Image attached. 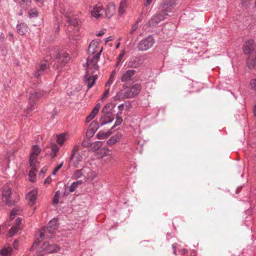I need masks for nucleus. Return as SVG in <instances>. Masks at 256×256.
<instances>
[{"instance_id": "37", "label": "nucleus", "mask_w": 256, "mask_h": 256, "mask_svg": "<svg viewBox=\"0 0 256 256\" xmlns=\"http://www.w3.org/2000/svg\"><path fill=\"white\" fill-rule=\"evenodd\" d=\"M30 18H36L38 16V14L36 10H31L28 13Z\"/></svg>"}, {"instance_id": "15", "label": "nucleus", "mask_w": 256, "mask_h": 256, "mask_svg": "<svg viewBox=\"0 0 256 256\" xmlns=\"http://www.w3.org/2000/svg\"><path fill=\"white\" fill-rule=\"evenodd\" d=\"M140 58L137 56L132 57L128 63V67L137 68L140 65Z\"/></svg>"}, {"instance_id": "2", "label": "nucleus", "mask_w": 256, "mask_h": 256, "mask_svg": "<svg viewBox=\"0 0 256 256\" xmlns=\"http://www.w3.org/2000/svg\"><path fill=\"white\" fill-rule=\"evenodd\" d=\"M44 94L42 92L40 91L34 90L32 92H30L29 96V102L26 109L25 110L26 115L28 114L34 110L36 102L39 99L42 98Z\"/></svg>"}, {"instance_id": "28", "label": "nucleus", "mask_w": 256, "mask_h": 256, "mask_svg": "<svg viewBox=\"0 0 256 256\" xmlns=\"http://www.w3.org/2000/svg\"><path fill=\"white\" fill-rule=\"evenodd\" d=\"M102 146V142L96 141L94 143L92 144V146L90 147L91 150L92 152H96Z\"/></svg>"}, {"instance_id": "55", "label": "nucleus", "mask_w": 256, "mask_h": 256, "mask_svg": "<svg viewBox=\"0 0 256 256\" xmlns=\"http://www.w3.org/2000/svg\"><path fill=\"white\" fill-rule=\"evenodd\" d=\"M102 50V48H101L99 52H98L97 54H96L94 56V58H96L97 60H99L101 52Z\"/></svg>"}, {"instance_id": "6", "label": "nucleus", "mask_w": 256, "mask_h": 256, "mask_svg": "<svg viewBox=\"0 0 256 256\" xmlns=\"http://www.w3.org/2000/svg\"><path fill=\"white\" fill-rule=\"evenodd\" d=\"M167 12V10H163L160 13L156 14V15L152 16L149 22L150 25L151 26H154L162 20H164L166 18V16L168 15Z\"/></svg>"}, {"instance_id": "63", "label": "nucleus", "mask_w": 256, "mask_h": 256, "mask_svg": "<svg viewBox=\"0 0 256 256\" xmlns=\"http://www.w3.org/2000/svg\"><path fill=\"white\" fill-rule=\"evenodd\" d=\"M169 2V0H166L164 2L163 4H162V5H163V8H168V6H167L168 4V3Z\"/></svg>"}, {"instance_id": "62", "label": "nucleus", "mask_w": 256, "mask_h": 256, "mask_svg": "<svg viewBox=\"0 0 256 256\" xmlns=\"http://www.w3.org/2000/svg\"><path fill=\"white\" fill-rule=\"evenodd\" d=\"M47 170H48L47 168L44 166L41 169V170L40 171V173L44 174L46 172Z\"/></svg>"}, {"instance_id": "40", "label": "nucleus", "mask_w": 256, "mask_h": 256, "mask_svg": "<svg viewBox=\"0 0 256 256\" xmlns=\"http://www.w3.org/2000/svg\"><path fill=\"white\" fill-rule=\"evenodd\" d=\"M115 74V72L113 71L110 76L108 80L106 83L105 86L106 87L109 86L113 81V78Z\"/></svg>"}, {"instance_id": "4", "label": "nucleus", "mask_w": 256, "mask_h": 256, "mask_svg": "<svg viewBox=\"0 0 256 256\" xmlns=\"http://www.w3.org/2000/svg\"><path fill=\"white\" fill-rule=\"evenodd\" d=\"M2 200L8 206H14L17 202L12 199V191L10 188L4 189L2 192Z\"/></svg>"}, {"instance_id": "7", "label": "nucleus", "mask_w": 256, "mask_h": 256, "mask_svg": "<svg viewBox=\"0 0 256 256\" xmlns=\"http://www.w3.org/2000/svg\"><path fill=\"white\" fill-rule=\"evenodd\" d=\"M50 70L49 64L47 60L42 62L36 71L34 72V76L38 78L44 73H46Z\"/></svg>"}, {"instance_id": "22", "label": "nucleus", "mask_w": 256, "mask_h": 256, "mask_svg": "<svg viewBox=\"0 0 256 256\" xmlns=\"http://www.w3.org/2000/svg\"><path fill=\"white\" fill-rule=\"evenodd\" d=\"M37 170L36 166L31 167V169L30 170L28 174V176L30 178V181L32 182H34L35 181Z\"/></svg>"}, {"instance_id": "57", "label": "nucleus", "mask_w": 256, "mask_h": 256, "mask_svg": "<svg viewBox=\"0 0 256 256\" xmlns=\"http://www.w3.org/2000/svg\"><path fill=\"white\" fill-rule=\"evenodd\" d=\"M53 112L54 114L52 116V118L54 119L55 118V116L57 115L59 111L58 109L54 108Z\"/></svg>"}, {"instance_id": "29", "label": "nucleus", "mask_w": 256, "mask_h": 256, "mask_svg": "<svg viewBox=\"0 0 256 256\" xmlns=\"http://www.w3.org/2000/svg\"><path fill=\"white\" fill-rule=\"evenodd\" d=\"M40 152L41 149L38 145H34L32 147L30 154L38 156L40 154Z\"/></svg>"}, {"instance_id": "9", "label": "nucleus", "mask_w": 256, "mask_h": 256, "mask_svg": "<svg viewBox=\"0 0 256 256\" xmlns=\"http://www.w3.org/2000/svg\"><path fill=\"white\" fill-rule=\"evenodd\" d=\"M103 115L101 116L100 122L102 126H104L107 124L112 122L114 118V116L113 113H102Z\"/></svg>"}, {"instance_id": "45", "label": "nucleus", "mask_w": 256, "mask_h": 256, "mask_svg": "<svg viewBox=\"0 0 256 256\" xmlns=\"http://www.w3.org/2000/svg\"><path fill=\"white\" fill-rule=\"evenodd\" d=\"M64 164V162H62L60 164H58L52 171V174L55 175L57 172L62 168Z\"/></svg>"}, {"instance_id": "34", "label": "nucleus", "mask_w": 256, "mask_h": 256, "mask_svg": "<svg viewBox=\"0 0 256 256\" xmlns=\"http://www.w3.org/2000/svg\"><path fill=\"white\" fill-rule=\"evenodd\" d=\"M82 146L84 148H88L90 146L91 147L92 144H91L90 138H87L84 140L82 143Z\"/></svg>"}, {"instance_id": "64", "label": "nucleus", "mask_w": 256, "mask_h": 256, "mask_svg": "<svg viewBox=\"0 0 256 256\" xmlns=\"http://www.w3.org/2000/svg\"><path fill=\"white\" fill-rule=\"evenodd\" d=\"M112 40H113L112 36H108L106 40V43H107L108 42L110 41H112Z\"/></svg>"}, {"instance_id": "13", "label": "nucleus", "mask_w": 256, "mask_h": 256, "mask_svg": "<svg viewBox=\"0 0 256 256\" xmlns=\"http://www.w3.org/2000/svg\"><path fill=\"white\" fill-rule=\"evenodd\" d=\"M37 191L32 190L30 191L26 196V199L28 200V203L30 206L33 205L36 202L37 196Z\"/></svg>"}, {"instance_id": "14", "label": "nucleus", "mask_w": 256, "mask_h": 256, "mask_svg": "<svg viewBox=\"0 0 256 256\" xmlns=\"http://www.w3.org/2000/svg\"><path fill=\"white\" fill-rule=\"evenodd\" d=\"M136 73V71L134 70H130L126 71L121 77V81L126 82L130 80L133 76Z\"/></svg>"}, {"instance_id": "12", "label": "nucleus", "mask_w": 256, "mask_h": 256, "mask_svg": "<svg viewBox=\"0 0 256 256\" xmlns=\"http://www.w3.org/2000/svg\"><path fill=\"white\" fill-rule=\"evenodd\" d=\"M116 8V6L114 3L110 2L106 6V8L103 10V11L105 12L106 16L108 18H110L114 14Z\"/></svg>"}, {"instance_id": "1", "label": "nucleus", "mask_w": 256, "mask_h": 256, "mask_svg": "<svg viewBox=\"0 0 256 256\" xmlns=\"http://www.w3.org/2000/svg\"><path fill=\"white\" fill-rule=\"evenodd\" d=\"M69 60L70 56L68 53L58 52L56 54V60L52 66V68L54 70H59L60 68H63Z\"/></svg>"}, {"instance_id": "47", "label": "nucleus", "mask_w": 256, "mask_h": 256, "mask_svg": "<svg viewBox=\"0 0 256 256\" xmlns=\"http://www.w3.org/2000/svg\"><path fill=\"white\" fill-rule=\"evenodd\" d=\"M100 107V103L97 104L93 110L92 111L94 112L95 114H97Z\"/></svg>"}, {"instance_id": "60", "label": "nucleus", "mask_w": 256, "mask_h": 256, "mask_svg": "<svg viewBox=\"0 0 256 256\" xmlns=\"http://www.w3.org/2000/svg\"><path fill=\"white\" fill-rule=\"evenodd\" d=\"M98 60H97L96 58H94V56H93L92 58L90 60V62L92 64H97Z\"/></svg>"}, {"instance_id": "3", "label": "nucleus", "mask_w": 256, "mask_h": 256, "mask_svg": "<svg viewBox=\"0 0 256 256\" xmlns=\"http://www.w3.org/2000/svg\"><path fill=\"white\" fill-rule=\"evenodd\" d=\"M154 42L152 36L149 35L138 42L137 48L140 51H146L152 46Z\"/></svg>"}, {"instance_id": "30", "label": "nucleus", "mask_w": 256, "mask_h": 256, "mask_svg": "<svg viewBox=\"0 0 256 256\" xmlns=\"http://www.w3.org/2000/svg\"><path fill=\"white\" fill-rule=\"evenodd\" d=\"M20 230V227H18L14 225L12 226L9 231V234L10 236H12L14 234H16Z\"/></svg>"}, {"instance_id": "23", "label": "nucleus", "mask_w": 256, "mask_h": 256, "mask_svg": "<svg viewBox=\"0 0 256 256\" xmlns=\"http://www.w3.org/2000/svg\"><path fill=\"white\" fill-rule=\"evenodd\" d=\"M112 134V132L110 130H108L106 132L100 131L97 134L96 136L99 140H102L108 138Z\"/></svg>"}, {"instance_id": "31", "label": "nucleus", "mask_w": 256, "mask_h": 256, "mask_svg": "<svg viewBox=\"0 0 256 256\" xmlns=\"http://www.w3.org/2000/svg\"><path fill=\"white\" fill-rule=\"evenodd\" d=\"M58 218H53L52 220H50L48 224V226L49 227L52 228L53 229H58V224H57Z\"/></svg>"}, {"instance_id": "25", "label": "nucleus", "mask_w": 256, "mask_h": 256, "mask_svg": "<svg viewBox=\"0 0 256 256\" xmlns=\"http://www.w3.org/2000/svg\"><path fill=\"white\" fill-rule=\"evenodd\" d=\"M126 7L127 4L126 0H122L118 8V14L120 15L121 16L122 14H124Z\"/></svg>"}, {"instance_id": "16", "label": "nucleus", "mask_w": 256, "mask_h": 256, "mask_svg": "<svg viewBox=\"0 0 256 256\" xmlns=\"http://www.w3.org/2000/svg\"><path fill=\"white\" fill-rule=\"evenodd\" d=\"M77 188L78 186L76 185V183L74 182L70 186L68 190V187L65 185L64 186V192L62 193V196H68L70 192H74Z\"/></svg>"}, {"instance_id": "21", "label": "nucleus", "mask_w": 256, "mask_h": 256, "mask_svg": "<svg viewBox=\"0 0 256 256\" xmlns=\"http://www.w3.org/2000/svg\"><path fill=\"white\" fill-rule=\"evenodd\" d=\"M60 250V248L56 244H50L49 243L48 248L46 250V252L52 254L57 252Z\"/></svg>"}, {"instance_id": "27", "label": "nucleus", "mask_w": 256, "mask_h": 256, "mask_svg": "<svg viewBox=\"0 0 256 256\" xmlns=\"http://www.w3.org/2000/svg\"><path fill=\"white\" fill-rule=\"evenodd\" d=\"M65 16L67 18L66 21L69 25L74 26H77L78 24V20L76 18H71L69 16L66 14Z\"/></svg>"}, {"instance_id": "50", "label": "nucleus", "mask_w": 256, "mask_h": 256, "mask_svg": "<svg viewBox=\"0 0 256 256\" xmlns=\"http://www.w3.org/2000/svg\"><path fill=\"white\" fill-rule=\"evenodd\" d=\"M98 66L97 64H92V65L91 66V68L93 69V70L92 72V74L94 75V71H97L98 70Z\"/></svg>"}, {"instance_id": "53", "label": "nucleus", "mask_w": 256, "mask_h": 256, "mask_svg": "<svg viewBox=\"0 0 256 256\" xmlns=\"http://www.w3.org/2000/svg\"><path fill=\"white\" fill-rule=\"evenodd\" d=\"M0 253L2 256H6L8 254V250H6V248H4L0 250Z\"/></svg>"}, {"instance_id": "56", "label": "nucleus", "mask_w": 256, "mask_h": 256, "mask_svg": "<svg viewBox=\"0 0 256 256\" xmlns=\"http://www.w3.org/2000/svg\"><path fill=\"white\" fill-rule=\"evenodd\" d=\"M52 179L50 176H48L45 180L44 183V184H50V182H52Z\"/></svg>"}, {"instance_id": "59", "label": "nucleus", "mask_w": 256, "mask_h": 256, "mask_svg": "<svg viewBox=\"0 0 256 256\" xmlns=\"http://www.w3.org/2000/svg\"><path fill=\"white\" fill-rule=\"evenodd\" d=\"M98 60H97L96 58H94V56H93L92 58L90 60V62L92 64H97Z\"/></svg>"}, {"instance_id": "36", "label": "nucleus", "mask_w": 256, "mask_h": 256, "mask_svg": "<svg viewBox=\"0 0 256 256\" xmlns=\"http://www.w3.org/2000/svg\"><path fill=\"white\" fill-rule=\"evenodd\" d=\"M60 192L59 190L56 192L55 193L54 198H53V200H52V202L54 204H58V202H59L58 198L60 196Z\"/></svg>"}, {"instance_id": "54", "label": "nucleus", "mask_w": 256, "mask_h": 256, "mask_svg": "<svg viewBox=\"0 0 256 256\" xmlns=\"http://www.w3.org/2000/svg\"><path fill=\"white\" fill-rule=\"evenodd\" d=\"M110 92V90L109 89H106L104 94H103L102 97V100H103L104 98H106V97H107L108 95V94Z\"/></svg>"}, {"instance_id": "5", "label": "nucleus", "mask_w": 256, "mask_h": 256, "mask_svg": "<svg viewBox=\"0 0 256 256\" xmlns=\"http://www.w3.org/2000/svg\"><path fill=\"white\" fill-rule=\"evenodd\" d=\"M142 88V86L140 84H136L132 86L129 90L124 93V96L126 98H133L140 93Z\"/></svg>"}, {"instance_id": "10", "label": "nucleus", "mask_w": 256, "mask_h": 256, "mask_svg": "<svg viewBox=\"0 0 256 256\" xmlns=\"http://www.w3.org/2000/svg\"><path fill=\"white\" fill-rule=\"evenodd\" d=\"M254 49V40H248L242 46L243 52L246 54H250Z\"/></svg>"}, {"instance_id": "46", "label": "nucleus", "mask_w": 256, "mask_h": 256, "mask_svg": "<svg viewBox=\"0 0 256 256\" xmlns=\"http://www.w3.org/2000/svg\"><path fill=\"white\" fill-rule=\"evenodd\" d=\"M123 120L121 116H118L116 118V121L115 122V126H118L122 124Z\"/></svg>"}, {"instance_id": "20", "label": "nucleus", "mask_w": 256, "mask_h": 256, "mask_svg": "<svg viewBox=\"0 0 256 256\" xmlns=\"http://www.w3.org/2000/svg\"><path fill=\"white\" fill-rule=\"evenodd\" d=\"M98 43L97 42L92 40L88 48V52L92 54H94L96 52V48H98Z\"/></svg>"}, {"instance_id": "35", "label": "nucleus", "mask_w": 256, "mask_h": 256, "mask_svg": "<svg viewBox=\"0 0 256 256\" xmlns=\"http://www.w3.org/2000/svg\"><path fill=\"white\" fill-rule=\"evenodd\" d=\"M124 98H125V96H124V94L122 92V91H120L116 94L114 98V100L116 101L121 99H123Z\"/></svg>"}, {"instance_id": "39", "label": "nucleus", "mask_w": 256, "mask_h": 256, "mask_svg": "<svg viewBox=\"0 0 256 256\" xmlns=\"http://www.w3.org/2000/svg\"><path fill=\"white\" fill-rule=\"evenodd\" d=\"M96 115V114H95L94 112H91L90 114L86 116V122L88 123L90 121H91L93 118H95Z\"/></svg>"}, {"instance_id": "26", "label": "nucleus", "mask_w": 256, "mask_h": 256, "mask_svg": "<svg viewBox=\"0 0 256 256\" xmlns=\"http://www.w3.org/2000/svg\"><path fill=\"white\" fill-rule=\"evenodd\" d=\"M37 156L34 155L30 154L29 158L30 166V167L36 166V164H38L39 162H38Z\"/></svg>"}, {"instance_id": "48", "label": "nucleus", "mask_w": 256, "mask_h": 256, "mask_svg": "<svg viewBox=\"0 0 256 256\" xmlns=\"http://www.w3.org/2000/svg\"><path fill=\"white\" fill-rule=\"evenodd\" d=\"M250 84L252 89L256 90V78L250 80Z\"/></svg>"}, {"instance_id": "49", "label": "nucleus", "mask_w": 256, "mask_h": 256, "mask_svg": "<svg viewBox=\"0 0 256 256\" xmlns=\"http://www.w3.org/2000/svg\"><path fill=\"white\" fill-rule=\"evenodd\" d=\"M22 218H18L14 222V226H17L18 227H20V225L22 223Z\"/></svg>"}, {"instance_id": "17", "label": "nucleus", "mask_w": 256, "mask_h": 256, "mask_svg": "<svg viewBox=\"0 0 256 256\" xmlns=\"http://www.w3.org/2000/svg\"><path fill=\"white\" fill-rule=\"evenodd\" d=\"M28 27L24 23H20L17 25V32L20 35H24L28 32Z\"/></svg>"}, {"instance_id": "42", "label": "nucleus", "mask_w": 256, "mask_h": 256, "mask_svg": "<svg viewBox=\"0 0 256 256\" xmlns=\"http://www.w3.org/2000/svg\"><path fill=\"white\" fill-rule=\"evenodd\" d=\"M28 4L30 3L26 0H22L20 2V6L22 9L26 10Z\"/></svg>"}, {"instance_id": "41", "label": "nucleus", "mask_w": 256, "mask_h": 256, "mask_svg": "<svg viewBox=\"0 0 256 256\" xmlns=\"http://www.w3.org/2000/svg\"><path fill=\"white\" fill-rule=\"evenodd\" d=\"M49 244V242H44L41 246L40 248V251H46V250L48 248V246Z\"/></svg>"}, {"instance_id": "33", "label": "nucleus", "mask_w": 256, "mask_h": 256, "mask_svg": "<svg viewBox=\"0 0 256 256\" xmlns=\"http://www.w3.org/2000/svg\"><path fill=\"white\" fill-rule=\"evenodd\" d=\"M79 150V146L78 145H76L72 148V154L70 157V160L71 161L73 160L76 154L78 152Z\"/></svg>"}, {"instance_id": "43", "label": "nucleus", "mask_w": 256, "mask_h": 256, "mask_svg": "<svg viewBox=\"0 0 256 256\" xmlns=\"http://www.w3.org/2000/svg\"><path fill=\"white\" fill-rule=\"evenodd\" d=\"M56 230V229H53L52 228L49 227V226H48L45 229L44 228V230L45 232H48L50 234L54 233V231Z\"/></svg>"}, {"instance_id": "19", "label": "nucleus", "mask_w": 256, "mask_h": 256, "mask_svg": "<svg viewBox=\"0 0 256 256\" xmlns=\"http://www.w3.org/2000/svg\"><path fill=\"white\" fill-rule=\"evenodd\" d=\"M116 106V104L112 102L108 103L104 107L102 112V113H112V110Z\"/></svg>"}, {"instance_id": "8", "label": "nucleus", "mask_w": 256, "mask_h": 256, "mask_svg": "<svg viewBox=\"0 0 256 256\" xmlns=\"http://www.w3.org/2000/svg\"><path fill=\"white\" fill-rule=\"evenodd\" d=\"M98 128V122L96 120L92 121L89 125L86 132V138H92Z\"/></svg>"}, {"instance_id": "32", "label": "nucleus", "mask_w": 256, "mask_h": 256, "mask_svg": "<svg viewBox=\"0 0 256 256\" xmlns=\"http://www.w3.org/2000/svg\"><path fill=\"white\" fill-rule=\"evenodd\" d=\"M56 138H57V142L60 144H62L65 140H66V136L64 135V134H60L58 135H57L56 136Z\"/></svg>"}, {"instance_id": "18", "label": "nucleus", "mask_w": 256, "mask_h": 256, "mask_svg": "<svg viewBox=\"0 0 256 256\" xmlns=\"http://www.w3.org/2000/svg\"><path fill=\"white\" fill-rule=\"evenodd\" d=\"M121 138V135L120 134H116L114 136H112L106 142V144L111 146L114 144L116 142L118 141Z\"/></svg>"}, {"instance_id": "58", "label": "nucleus", "mask_w": 256, "mask_h": 256, "mask_svg": "<svg viewBox=\"0 0 256 256\" xmlns=\"http://www.w3.org/2000/svg\"><path fill=\"white\" fill-rule=\"evenodd\" d=\"M252 67L256 70V57L252 60Z\"/></svg>"}, {"instance_id": "51", "label": "nucleus", "mask_w": 256, "mask_h": 256, "mask_svg": "<svg viewBox=\"0 0 256 256\" xmlns=\"http://www.w3.org/2000/svg\"><path fill=\"white\" fill-rule=\"evenodd\" d=\"M51 149H52V152L57 153L59 150V148L58 147V146L57 145L54 144L52 146Z\"/></svg>"}, {"instance_id": "52", "label": "nucleus", "mask_w": 256, "mask_h": 256, "mask_svg": "<svg viewBox=\"0 0 256 256\" xmlns=\"http://www.w3.org/2000/svg\"><path fill=\"white\" fill-rule=\"evenodd\" d=\"M138 28V24H135L134 26H132V30L130 32V34H132L133 33L137 30Z\"/></svg>"}, {"instance_id": "11", "label": "nucleus", "mask_w": 256, "mask_h": 256, "mask_svg": "<svg viewBox=\"0 0 256 256\" xmlns=\"http://www.w3.org/2000/svg\"><path fill=\"white\" fill-rule=\"evenodd\" d=\"M97 78L98 76L96 74L95 75L90 76L88 72V70L86 71V74L84 75V78L85 82L87 84L88 89H90L94 85L96 82V80L97 79Z\"/></svg>"}, {"instance_id": "61", "label": "nucleus", "mask_w": 256, "mask_h": 256, "mask_svg": "<svg viewBox=\"0 0 256 256\" xmlns=\"http://www.w3.org/2000/svg\"><path fill=\"white\" fill-rule=\"evenodd\" d=\"M13 246L15 249H18V240H15L14 242Z\"/></svg>"}, {"instance_id": "38", "label": "nucleus", "mask_w": 256, "mask_h": 256, "mask_svg": "<svg viewBox=\"0 0 256 256\" xmlns=\"http://www.w3.org/2000/svg\"><path fill=\"white\" fill-rule=\"evenodd\" d=\"M82 171V169L76 170L74 174V178L78 179L80 178L83 174Z\"/></svg>"}, {"instance_id": "24", "label": "nucleus", "mask_w": 256, "mask_h": 256, "mask_svg": "<svg viewBox=\"0 0 256 256\" xmlns=\"http://www.w3.org/2000/svg\"><path fill=\"white\" fill-rule=\"evenodd\" d=\"M102 10H103L100 6L94 8L91 11V14L96 18H98L102 16Z\"/></svg>"}, {"instance_id": "44", "label": "nucleus", "mask_w": 256, "mask_h": 256, "mask_svg": "<svg viewBox=\"0 0 256 256\" xmlns=\"http://www.w3.org/2000/svg\"><path fill=\"white\" fill-rule=\"evenodd\" d=\"M18 210L17 209H13L11 211L10 215V220H12L14 219L15 216L18 214Z\"/></svg>"}]
</instances>
